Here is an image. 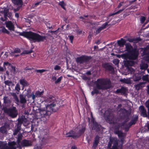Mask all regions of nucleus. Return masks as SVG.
I'll list each match as a JSON object with an SVG mask.
<instances>
[{"label": "nucleus", "instance_id": "6e6552de", "mask_svg": "<svg viewBox=\"0 0 149 149\" xmlns=\"http://www.w3.org/2000/svg\"><path fill=\"white\" fill-rule=\"evenodd\" d=\"M3 110L5 113L12 118H15L18 114L17 111L15 107L4 108L3 109Z\"/></svg>", "mask_w": 149, "mask_h": 149}, {"label": "nucleus", "instance_id": "6e6d98bb", "mask_svg": "<svg viewBox=\"0 0 149 149\" xmlns=\"http://www.w3.org/2000/svg\"><path fill=\"white\" fill-rule=\"evenodd\" d=\"M98 142H99L94 141L93 146V148H95L97 146Z\"/></svg>", "mask_w": 149, "mask_h": 149}, {"label": "nucleus", "instance_id": "a18cd8bd", "mask_svg": "<svg viewBox=\"0 0 149 149\" xmlns=\"http://www.w3.org/2000/svg\"><path fill=\"white\" fill-rule=\"evenodd\" d=\"M145 105L146 107L148 109V114L149 115V100H147L145 102Z\"/></svg>", "mask_w": 149, "mask_h": 149}, {"label": "nucleus", "instance_id": "f257e3e1", "mask_svg": "<svg viewBox=\"0 0 149 149\" xmlns=\"http://www.w3.org/2000/svg\"><path fill=\"white\" fill-rule=\"evenodd\" d=\"M120 116L121 118L125 119V121L122 123L121 126H123L126 131H127L130 127L132 125L135 124L138 120V116H135L130 123H127V122L129 120V116L131 113V111L126 110L124 109H121L119 111Z\"/></svg>", "mask_w": 149, "mask_h": 149}, {"label": "nucleus", "instance_id": "dca6fc26", "mask_svg": "<svg viewBox=\"0 0 149 149\" xmlns=\"http://www.w3.org/2000/svg\"><path fill=\"white\" fill-rule=\"evenodd\" d=\"M127 91L126 88L123 87H122L120 88L117 89L115 93L116 94H120L123 95L125 94Z\"/></svg>", "mask_w": 149, "mask_h": 149}, {"label": "nucleus", "instance_id": "a211bd4d", "mask_svg": "<svg viewBox=\"0 0 149 149\" xmlns=\"http://www.w3.org/2000/svg\"><path fill=\"white\" fill-rule=\"evenodd\" d=\"M103 66L106 70L110 71L111 73L114 72V70L113 67L109 64L105 63L103 65Z\"/></svg>", "mask_w": 149, "mask_h": 149}, {"label": "nucleus", "instance_id": "052dcab7", "mask_svg": "<svg viewBox=\"0 0 149 149\" xmlns=\"http://www.w3.org/2000/svg\"><path fill=\"white\" fill-rule=\"evenodd\" d=\"M146 19L145 17L144 16H142L141 18V23H143Z\"/></svg>", "mask_w": 149, "mask_h": 149}, {"label": "nucleus", "instance_id": "4c0bfd02", "mask_svg": "<svg viewBox=\"0 0 149 149\" xmlns=\"http://www.w3.org/2000/svg\"><path fill=\"white\" fill-rule=\"evenodd\" d=\"M58 4L64 10H66V9L65 7V6L66 5L65 4V3L63 1H60L59 3Z\"/></svg>", "mask_w": 149, "mask_h": 149}, {"label": "nucleus", "instance_id": "4d7b16f0", "mask_svg": "<svg viewBox=\"0 0 149 149\" xmlns=\"http://www.w3.org/2000/svg\"><path fill=\"white\" fill-rule=\"evenodd\" d=\"M20 50L18 48L15 49L14 51V53H19L20 52Z\"/></svg>", "mask_w": 149, "mask_h": 149}, {"label": "nucleus", "instance_id": "774afa93", "mask_svg": "<svg viewBox=\"0 0 149 149\" xmlns=\"http://www.w3.org/2000/svg\"><path fill=\"white\" fill-rule=\"evenodd\" d=\"M69 39L70 41V42L71 43H72L73 40L74 38V37L73 36H69Z\"/></svg>", "mask_w": 149, "mask_h": 149}, {"label": "nucleus", "instance_id": "09e8293b", "mask_svg": "<svg viewBox=\"0 0 149 149\" xmlns=\"http://www.w3.org/2000/svg\"><path fill=\"white\" fill-rule=\"evenodd\" d=\"M46 71V70L42 69V70H35V71L37 72L42 73L45 72Z\"/></svg>", "mask_w": 149, "mask_h": 149}, {"label": "nucleus", "instance_id": "1a4fd4ad", "mask_svg": "<svg viewBox=\"0 0 149 149\" xmlns=\"http://www.w3.org/2000/svg\"><path fill=\"white\" fill-rule=\"evenodd\" d=\"M118 140L116 138H110L108 143L107 149H118Z\"/></svg>", "mask_w": 149, "mask_h": 149}, {"label": "nucleus", "instance_id": "7ed1b4c3", "mask_svg": "<svg viewBox=\"0 0 149 149\" xmlns=\"http://www.w3.org/2000/svg\"><path fill=\"white\" fill-rule=\"evenodd\" d=\"M53 102V103L47 105L46 110L43 109L40 110V113L41 117L48 116L51 114L52 111L55 112L58 110V108L56 107L55 102Z\"/></svg>", "mask_w": 149, "mask_h": 149}, {"label": "nucleus", "instance_id": "864d4df0", "mask_svg": "<svg viewBox=\"0 0 149 149\" xmlns=\"http://www.w3.org/2000/svg\"><path fill=\"white\" fill-rule=\"evenodd\" d=\"M144 58L145 60L149 62V54H147L144 56Z\"/></svg>", "mask_w": 149, "mask_h": 149}, {"label": "nucleus", "instance_id": "ea45409f", "mask_svg": "<svg viewBox=\"0 0 149 149\" xmlns=\"http://www.w3.org/2000/svg\"><path fill=\"white\" fill-rule=\"evenodd\" d=\"M15 90L17 92V93H18L19 91L20 90V85L18 84H16L15 88Z\"/></svg>", "mask_w": 149, "mask_h": 149}, {"label": "nucleus", "instance_id": "a19ab883", "mask_svg": "<svg viewBox=\"0 0 149 149\" xmlns=\"http://www.w3.org/2000/svg\"><path fill=\"white\" fill-rule=\"evenodd\" d=\"M3 101L5 103H10V101L8 99L7 97H4L3 98Z\"/></svg>", "mask_w": 149, "mask_h": 149}, {"label": "nucleus", "instance_id": "f704fd0d", "mask_svg": "<svg viewBox=\"0 0 149 149\" xmlns=\"http://www.w3.org/2000/svg\"><path fill=\"white\" fill-rule=\"evenodd\" d=\"M143 53L144 54H149V45L147 46L143 50Z\"/></svg>", "mask_w": 149, "mask_h": 149}, {"label": "nucleus", "instance_id": "37998d69", "mask_svg": "<svg viewBox=\"0 0 149 149\" xmlns=\"http://www.w3.org/2000/svg\"><path fill=\"white\" fill-rule=\"evenodd\" d=\"M1 31L2 32L8 34L9 33V31H8L5 27H2V28Z\"/></svg>", "mask_w": 149, "mask_h": 149}, {"label": "nucleus", "instance_id": "c85d7f7f", "mask_svg": "<svg viewBox=\"0 0 149 149\" xmlns=\"http://www.w3.org/2000/svg\"><path fill=\"white\" fill-rule=\"evenodd\" d=\"M22 135L21 133L19 134L18 135V136L16 137L17 140L16 141V143L19 144H20V143H21V141L22 139Z\"/></svg>", "mask_w": 149, "mask_h": 149}, {"label": "nucleus", "instance_id": "c756f323", "mask_svg": "<svg viewBox=\"0 0 149 149\" xmlns=\"http://www.w3.org/2000/svg\"><path fill=\"white\" fill-rule=\"evenodd\" d=\"M20 83L24 87L28 86L29 85L28 82L24 79L20 80Z\"/></svg>", "mask_w": 149, "mask_h": 149}, {"label": "nucleus", "instance_id": "de8ad7c7", "mask_svg": "<svg viewBox=\"0 0 149 149\" xmlns=\"http://www.w3.org/2000/svg\"><path fill=\"white\" fill-rule=\"evenodd\" d=\"M109 22V21H108V22L105 23L102 25L101 27L103 28V29L106 27Z\"/></svg>", "mask_w": 149, "mask_h": 149}, {"label": "nucleus", "instance_id": "6ab92c4d", "mask_svg": "<svg viewBox=\"0 0 149 149\" xmlns=\"http://www.w3.org/2000/svg\"><path fill=\"white\" fill-rule=\"evenodd\" d=\"M100 125H99L97 122L93 121L92 129L98 131L100 130Z\"/></svg>", "mask_w": 149, "mask_h": 149}, {"label": "nucleus", "instance_id": "c9c22d12", "mask_svg": "<svg viewBox=\"0 0 149 149\" xmlns=\"http://www.w3.org/2000/svg\"><path fill=\"white\" fill-rule=\"evenodd\" d=\"M43 91H42L41 92L36 91L35 93L36 97H41L43 95Z\"/></svg>", "mask_w": 149, "mask_h": 149}, {"label": "nucleus", "instance_id": "79ce46f5", "mask_svg": "<svg viewBox=\"0 0 149 149\" xmlns=\"http://www.w3.org/2000/svg\"><path fill=\"white\" fill-rule=\"evenodd\" d=\"M99 93V91L96 88L94 89L93 91H92L91 94L93 95L95 94H97Z\"/></svg>", "mask_w": 149, "mask_h": 149}, {"label": "nucleus", "instance_id": "f03ea898", "mask_svg": "<svg viewBox=\"0 0 149 149\" xmlns=\"http://www.w3.org/2000/svg\"><path fill=\"white\" fill-rule=\"evenodd\" d=\"M18 33L19 35L24 36L34 42L43 41L44 40H46L47 37L46 36H41L31 31L19 32Z\"/></svg>", "mask_w": 149, "mask_h": 149}, {"label": "nucleus", "instance_id": "9b49d317", "mask_svg": "<svg viewBox=\"0 0 149 149\" xmlns=\"http://www.w3.org/2000/svg\"><path fill=\"white\" fill-rule=\"evenodd\" d=\"M139 111L141 116L144 117H148L149 119V115L148 112V113L146 109L143 106H141L139 107Z\"/></svg>", "mask_w": 149, "mask_h": 149}, {"label": "nucleus", "instance_id": "338daca9", "mask_svg": "<svg viewBox=\"0 0 149 149\" xmlns=\"http://www.w3.org/2000/svg\"><path fill=\"white\" fill-rule=\"evenodd\" d=\"M3 126L5 128L7 129L9 127V125L8 123H5L4 125Z\"/></svg>", "mask_w": 149, "mask_h": 149}, {"label": "nucleus", "instance_id": "ddd939ff", "mask_svg": "<svg viewBox=\"0 0 149 149\" xmlns=\"http://www.w3.org/2000/svg\"><path fill=\"white\" fill-rule=\"evenodd\" d=\"M1 12L4 14V18L8 19L7 17H8L10 19L12 18V14L11 12H9V10L6 8H5L4 9L3 11H2Z\"/></svg>", "mask_w": 149, "mask_h": 149}, {"label": "nucleus", "instance_id": "0eeeda50", "mask_svg": "<svg viewBox=\"0 0 149 149\" xmlns=\"http://www.w3.org/2000/svg\"><path fill=\"white\" fill-rule=\"evenodd\" d=\"M17 148H21V145L15 141H10L7 144H0V149H16Z\"/></svg>", "mask_w": 149, "mask_h": 149}, {"label": "nucleus", "instance_id": "0e129e2a", "mask_svg": "<svg viewBox=\"0 0 149 149\" xmlns=\"http://www.w3.org/2000/svg\"><path fill=\"white\" fill-rule=\"evenodd\" d=\"M60 69V67L59 66L56 65L54 68V69L56 70H59Z\"/></svg>", "mask_w": 149, "mask_h": 149}, {"label": "nucleus", "instance_id": "423d86ee", "mask_svg": "<svg viewBox=\"0 0 149 149\" xmlns=\"http://www.w3.org/2000/svg\"><path fill=\"white\" fill-rule=\"evenodd\" d=\"M104 117L107 122L110 124H115L116 120L112 111L110 110L106 111L104 114Z\"/></svg>", "mask_w": 149, "mask_h": 149}, {"label": "nucleus", "instance_id": "b1692460", "mask_svg": "<svg viewBox=\"0 0 149 149\" xmlns=\"http://www.w3.org/2000/svg\"><path fill=\"white\" fill-rule=\"evenodd\" d=\"M135 89L137 91L141 89L144 86V83L143 82H141L139 84L135 85L134 86Z\"/></svg>", "mask_w": 149, "mask_h": 149}, {"label": "nucleus", "instance_id": "39448f33", "mask_svg": "<svg viewBox=\"0 0 149 149\" xmlns=\"http://www.w3.org/2000/svg\"><path fill=\"white\" fill-rule=\"evenodd\" d=\"M96 83L97 88L99 90H106L111 87V82L109 80L98 79Z\"/></svg>", "mask_w": 149, "mask_h": 149}, {"label": "nucleus", "instance_id": "4be33fe9", "mask_svg": "<svg viewBox=\"0 0 149 149\" xmlns=\"http://www.w3.org/2000/svg\"><path fill=\"white\" fill-rule=\"evenodd\" d=\"M55 100V98L54 96L52 95H49L48 96V98L46 100V102H53L52 103H54L53 102H55V103L56 104L55 102L54 101ZM56 107H58V106H57V105L56 104Z\"/></svg>", "mask_w": 149, "mask_h": 149}, {"label": "nucleus", "instance_id": "603ef678", "mask_svg": "<svg viewBox=\"0 0 149 149\" xmlns=\"http://www.w3.org/2000/svg\"><path fill=\"white\" fill-rule=\"evenodd\" d=\"M59 29V28H58V29L55 31H50V32L52 33V34L53 35L54 34H55V35H56L58 33V31Z\"/></svg>", "mask_w": 149, "mask_h": 149}, {"label": "nucleus", "instance_id": "c03bdc74", "mask_svg": "<svg viewBox=\"0 0 149 149\" xmlns=\"http://www.w3.org/2000/svg\"><path fill=\"white\" fill-rule=\"evenodd\" d=\"M124 9L125 8H123L122 9L120 10L115 13H113L110 15L109 16H112L116 14H119L121 13V12H122L123 10H124Z\"/></svg>", "mask_w": 149, "mask_h": 149}, {"label": "nucleus", "instance_id": "49530a36", "mask_svg": "<svg viewBox=\"0 0 149 149\" xmlns=\"http://www.w3.org/2000/svg\"><path fill=\"white\" fill-rule=\"evenodd\" d=\"M23 122V120L22 119H18V122L17 124V125H19L20 126V127H21V125L22 124Z\"/></svg>", "mask_w": 149, "mask_h": 149}, {"label": "nucleus", "instance_id": "58836bf2", "mask_svg": "<svg viewBox=\"0 0 149 149\" xmlns=\"http://www.w3.org/2000/svg\"><path fill=\"white\" fill-rule=\"evenodd\" d=\"M7 130L4 127L2 126L0 128V132L2 133H5L6 132Z\"/></svg>", "mask_w": 149, "mask_h": 149}, {"label": "nucleus", "instance_id": "7c9ffc66", "mask_svg": "<svg viewBox=\"0 0 149 149\" xmlns=\"http://www.w3.org/2000/svg\"><path fill=\"white\" fill-rule=\"evenodd\" d=\"M11 95L13 97L15 101V103L19 102V99L16 95V93H10Z\"/></svg>", "mask_w": 149, "mask_h": 149}, {"label": "nucleus", "instance_id": "20e7f679", "mask_svg": "<svg viewBox=\"0 0 149 149\" xmlns=\"http://www.w3.org/2000/svg\"><path fill=\"white\" fill-rule=\"evenodd\" d=\"M126 50L128 52L127 56L129 59H136L138 56L139 52L135 49H133L129 43L125 44Z\"/></svg>", "mask_w": 149, "mask_h": 149}, {"label": "nucleus", "instance_id": "5fc2aeb1", "mask_svg": "<svg viewBox=\"0 0 149 149\" xmlns=\"http://www.w3.org/2000/svg\"><path fill=\"white\" fill-rule=\"evenodd\" d=\"M32 52V50H27V51H24V52L22 53V54H29L30 53H31Z\"/></svg>", "mask_w": 149, "mask_h": 149}, {"label": "nucleus", "instance_id": "f3484780", "mask_svg": "<svg viewBox=\"0 0 149 149\" xmlns=\"http://www.w3.org/2000/svg\"><path fill=\"white\" fill-rule=\"evenodd\" d=\"M5 24L6 27L8 28L9 30L14 31V26L11 21H6L5 22Z\"/></svg>", "mask_w": 149, "mask_h": 149}, {"label": "nucleus", "instance_id": "bf43d9fd", "mask_svg": "<svg viewBox=\"0 0 149 149\" xmlns=\"http://www.w3.org/2000/svg\"><path fill=\"white\" fill-rule=\"evenodd\" d=\"M62 78V76H61L60 77H59L57 79V80L55 81V83L56 84V83H57L60 82L61 81V80Z\"/></svg>", "mask_w": 149, "mask_h": 149}, {"label": "nucleus", "instance_id": "69168bd1", "mask_svg": "<svg viewBox=\"0 0 149 149\" xmlns=\"http://www.w3.org/2000/svg\"><path fill=\"white\" fill-rule=\"evenodd\" d=\"M99 139H100L99 136H97L95 138L94 141L99 142Z\"/></svg>", "mask_w": 149, "mask_h": 149}, {"label": "nucleus", "instance_id": "412c9836", "mask_svg": "<svg viewBox=\"0 0 149 149\" xmlns=\"http://www.w3.org/2000/svg\"><path fill=\"white\" fill-rule=\"evenodd\" d=\"M141 40V39L139 38H128L127 39V41L130 42H132L134 43H137L139 41Z\"/></svg>", "mask_w": 149, "mask_h": 149}, {"label": "nucleus", "instance_id": "e2e57ef3", "mask_svg": "<svg viewBox=\"0 0 149 149\" xmlns=\"http://www.w3.org/2000/svg\"><path fill=\"white\" fill-rule=\"evenodd\" d=\"M119 60L118 59H115L113 61V63L116 65H118L119 63Z\"/></svg>", "mask_w": 149, "mask_h": 149}, {"label": "nucleus", "instance_id": "393cba45", "mask_svg": "<svg viewBox=\"0 0 149 149\" xmlns=\"http://www.w3.org/2000/svg\"><path fill=\"white\" fill-rule=\"evenodd\" d=\"M148 65L146 63L141 62L140 64V68L142 70H145L148 67Z\"/></svg>", "mask_w": 149, "mask_h": 149}, {"label": "nucleus", "instance_id": "5701e85b", "mask_svg": "<svg viewBox=\"0 0 149 149\" xmlns=\"http://www.w3.org/2000/svg\"><path fill=\"white\" fill-rule=\"evenodd\" d=\"M141 78V76L140 74H137L133 77V79L134 81H137L140 80Z\"/></svg>", "mask_w": 149, "mask_h": 149}, {"label": "nucleus", "instance_id": "473e14b6", "mask_svg": "<svg viewBox=\"0 0 149 149\" xmlns=\"http://www.w3.org/2000/svg\"><path fill=\"white\" fill-rule=\"evenodd\" d=\"M120 81L123 83L129 84L130 83V81L129 79H120Z\"/></svg>", "mask_w": 149, "mask_h": 149}, {"label": "nucleus", "instance_id": "2f4dec72", "mask_svg": "<svg viewBox=\"0 0 149 149\" xmlns=\"http://www.w3.org/2000/svg\"><path fill=\"white\" fill-rule=\"evenodd\" d=\"M21 129V127H20V126L19 125H17V128L14 131L13 135H17V133L19 132Z\"/></svg>", "mask_w": 149, "mask_h": 149}, {"label": "nucleus", "instance_id": "aec40b11", "mask_svg": "<svg viewBox=\"0 0 149 149\" xmlns=\"http://www.w3.org/2000/svg\"><path fill=\"white\" fill-rule=\"evenodd\" d=\"M128 58V60L127 59L125 61V63L126 66L129 67V66H132L134 64V62L133 60H134V59H129V58L127 56Z\"/></svg>", "mask_w": 149, "mask_h": 149}, {"label": "nucleus", "instance_id": "13d9d810", "mask_svg": "<svg viewBox=\"0 0 149 149\" xmlns=\"http://www.w3.org/2000/svg\"><path fill=\"white\" fill-rule=\"evenodd\" d=\"M46 25L49 29H50L52 28V25H51L50 23L47 22H46Z\"/></svg>", "mask_w": 149, "mask_h": 149}, {"label": "nucleus", "instance_id": "72a5a7b5", "mask_svg": "<svg viewBox=\"0 0 149 149\" xmlns=\"http://www.w3.org/2000/svg\"><path fill=\"white\" fill-rule=\"evenodd\" d=\"M4 83L5 85L9 86H13L14 84L11 81L9 80H7L4 81Z\"/></svg>", "mask_w": 149, "mask_h": 149}, {"label": "nucleus", "instance_id": "a878e982", "mask_svg": "<svg viewBox=\"0 0 149 149\" xmlns=\"http://www.w3.org/2000/svg\"><path fill=\"white\" fill-rule=\"evenodd\" d=\"M114 133L117 134L119 138L124 137L125 136L124 134L121 131L119 130L118 129H116L115 130Z\"/></svg>", "mask_w": 149, "mask_h": 149}, {"label": "nucleus", "instance_id": "3c124183", "mask_svg": "<svg viewBox=\"0 0 149 149\" xmlns=\"http://www.w3.org/2000/svg\"><path fill=\"white\" fill-rule=\"evenodd\" d=\"M148 75H143V76L142 77V79L144 81H146L148 80Z\"/></svg>", "mask_w": 149, "mask_h": 149}, {"label": "nucleus", "instance_id": "2eb2a0df", "mask_svg": "<svg viewBox=\"0 0 149 149\" xmlns=\"http://www.w3.org/2000/svg\"><path fill=\"white\" fill-rule=\"evenodd\" d=\"M19 102L16 103L19 105V103L24 104L26 103L27 100L26 99V96L23 94H21L19 95Z\"/></svg>", "mask_w": 149, "mask_h": 149}, {"label": "nucleus", "instance_id": "4468645a", "mask_svg": "<svg viewBox=\"0 0 149 149\" xmlns=\"http://www.w3.org/2000/svg\"><path fill=\"white\" fill-rule=\"evenodd\" d=\"M21 147H28L32 145V142L31 140L24 139L21 142Z\"/></svg>", "mask_w": 149, "mask_h": 149}, {"label": "nucleus", "instance_id": "e433bc0d", "mask_svg": "<svg viewBox=\"0 0 149 149\" xmlns=\"http://www.w3.org/2000/svg\"><path fill=\"white\" fill-rule=\"evenodd\" d=\"M85 130V127L84 126V125H83L82 126V128L81 129H80L79 131L78 132H77V133H78L80 134L81 136V134L84 132Z\"/></svg>", "mask_w": 149, "mask_h": 149}, {"label": "nucleus", "instance_id": "f8f14e48", "mask_svg": "<svg viewBox=\"0 0 149 149\" xmlns=\"http://www.w3.org/2000/svg\"><path fill=\"white\" fill-rule=\"evenodd\" d=\"M65 135L67 137H72L74 139L79 137L80 136V134L71 130L68 132L66 133Z\"/></svg>", "mask_w": 149, "mask_h": 149}, {"label": "nucleus", "instance_id": "9d476101", "mask_svg": "<svg viewBox=\"0 0 149 149\" xmlns=\"http://www.w3.org/2000/svg\"><path fill=\"white\" fill-rule=\"evenodd\" d=\"M91 57L83 56L77 58L76 60L78 63L82 64L88 62L91 60Z\"/></svg>", "mask_w": 149, "mask_h": 149}, {"label": "nucleus", "instance_id": "bb28decb", "mask_svg": "<svg viewBox=\"0 0 149 149\" xmlns=\"http://www.w3.org/2000/svg\"><path fill=\"white\" fill-rule=\"evenodd\" d=\"M126 43V41L123 38H121L120 40L117 41V43L120 47H123Z\"/></svg>", "mask_w": 149, "mask_h": 149}, {"label": "nucleus", "instance_id": "cd10ccee", "mask_svg": "<svg viewBox=\"0 0 149 149\" xmlns=\"http://www.w3.org/2000/svg\"><path fill=\"white\" fill-rule=\"evenodd\" d=\"M13 3L15 4L20 5L22 7L23 4L22 0H12Z\"/></svg>", "mask_w": 149, "mask_h": 149}, {"label": "nucleus", "instance_id": "8fccbe9b", "mask_svg": "<svg viewBox=\"0 0 149 149\" xmlns=\"http://www.w3.org/2000/svg\"><path fill=\"white\" fill-rule=\"evenodd\" d=\"M103 29V28L101 27L99 28L96 30L95 32L96 34H97L99 33Z\"/></svg>", "mask_w": 149, "mask_h": 149}, {"label": "nucleus", "instance_id": "680f3d73", "mask_svg": "<svg viewBox=\"0 0 149 149\" xmlns=\"http://www.w3.org/2000/svg\"><path fill=\"white\" fill-rule=\"evenodd\" d=\"M41 146L40 145H36L35 146L34 149H41Z\"/></svg>", "mask_w": 149, "mask_h": 149}]
</instances>
